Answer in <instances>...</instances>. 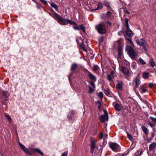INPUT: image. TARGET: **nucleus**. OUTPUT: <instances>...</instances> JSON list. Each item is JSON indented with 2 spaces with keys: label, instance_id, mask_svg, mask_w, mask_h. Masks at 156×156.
Listing matches in <instances>:
<instances>
[{
  "label": "nucleus",
  "instance_id": "obj_1",
  "mask_svg": "<svg viewBox=\"0 0 156 156\" xmlns=\"http://www.w3.org/2000/svg\"><path fill=\"white\" fill-rule=\"evenodd\" d=\"M51 16L60 25H67L69 23L71 25H76L75 22L72 20L63 18L55 12H54L53 14Z\"/></svg>",
  "mask_w": 156,
  "mask_h": 156
},
{
  "label": "nucleus",
  "instance_id": "obj_2",
  "mask_svg": "<svg viewBox=\"0 0 156 156\" xmlns=\"http://www.w3.org/2000/svg\"><path fill=\"white\" fill-rule=\"evenodd\" d=\"M106 23L105 22H102L98 25H96L95 28L98 32L101 34H104L106 33L107 30L105 29Z\"/></svg>",
  "mask_w": 156,
  "mask_h": 156
},
{
  "label": "nucleus",
  "instance_id": "obj_3",
  "mask_svg": "<svg viewBox=\"0 0 156 156\" xmlns=\"http://www.w3.org/2000/svg\"><path fill=\"white\" fill-rule=\"evenodd\" d=\"M126 50L129 55L133 59H134L137 55L136 52L133 48L130 46H127Z\"/></svg>",
  "mask_w": 156,
  "mask_h": 156
},
{
  "label": "nucleus",
  "instance_id": "obj_4",
  "mask_svg": "<svg viewBox=\"0 0 156 156\" xmlns=\"http://www.w3.org/2000/svg\"><path fill=\"white\" fill-rule=\"evenodd\" d=\"M136 42L137 44L142 47V49H143L145 51H147V44L143 38L137 39L136 40Z\"/></svg>",
  "mask_w": 156,
  "mask_h": 156
},
{
  "label": "nucleus",
  "instance_id": "obj_5",
  "mask_svg": "<svg viewBox=\"0 0 156 156\" xmlns=\"http://www.w3.org/2000/svg\"><path fill=\"white\" fill-rule=\"evenodd\" d=\"M109 147L112 151L118 152L120 151V147L117 144L115 143H110L109 144Z\"/></svg>",
  "mask_w": 156,
  "mask_h": 156
},
{
  "label": "nucleus",
  "instance_id": "obj_6",
  "mask_svg": "<svg viewBox=\"0 0 156 156\" xmlns=\"http://www.w3.org/2000/svg\"><path fill=\"white\" fill-rule=\"evenodd\" d=\"M104 115H101L100 117V120L102 123H104L105 120H108V117L107 112L106 110H104Z\"/></svg>",
  "mask_w": 156,
  "mask_h": 156
},
{
  "label": "nucleus",
  "instance_id": "obj_7",
  "mask_svg": "<svg viewBox=\"0 0 156 156\" xmlns=\"http://www.w3.org/2000/svg\"><path fill=\"white\" fill-rule=\"evenodd\" d=\"M120 70L125 75L127 76H130L131 73L129 70L126 68L122 66L119 67Z\"/></svg>",
  "mask_w": 156,
  "mask_h": 156
},
{
  "label": "nucleus",
  "instance_id": "obj_8",
  "mask_svg": "<svg viewBox=\"0 0 156 156\" xmlns=\"http://www.w3.org/2000/svg\"><path fill=\"white\" fill-rule=\"evenodd\" d=\"M90 141L91 143L90 152L91 153H93L95 147V140L93 138H91L90 139Z\"/></svg>",
  "mask_w": 156,
  "mask_h": 156
},
{
  "label": "nucleus",
  "instance_id": "obj_9",
  "mask_svg": "<svg viewBox=\"0 0 156 156\" xmlns=\"http://www.w3.org/2000/svg\"><path fill=\"white\" fill-rule=\"evenodd\" d=\"M118 83L116 86V88L117 89L122 91L123 89V82L121 80H117Z\"/></svg>",
  "mask_w": 156,
  "mask_h": 156
},
{
  "label": "nucleus",
  "instance_id": "obj_10",
  "mask_svg": "<svg viewBox=\"0 0 156 156\" xmlns=\"http://www.w3.org/2000/svg\"><path fill=\"white\" fill-rule=\"evenodd\" d=\"M86 71L87 72V75L90 79L94 82H95L97 80L95 76L88 70H86Z\"/></svg>",
  "mask_w": 156,
  "mask_h": 156
},
{
  "label": "nucleus",
  "instance_id": "obj_11",
  "mask_svg": "<svg viewBox=\"0 0 156 156\" xmlns=\"http://www.w3.org/2000/svg\"><path fill=\"white\" fill-rule=\"evenodd\" d=\"M19 145L21 147V149L26 154H29L31 155V153L30 151L28 150L22 144L20 143H19Z\"/></svg>",
  "mask_w": 156,
  "mask_h": 156
},
{
  "label": "nucleus",
  "instance_id": "obj_12",
  "mask_svg": "<svg viewBox=\"0 0 156 156\" xmlns=\"http://www.w3.org/2000/svg\"><path fill=\"white\" fill-rule=\"evenodd\" d=\"M9 96V94L8 91H4L2 92V97L4 101H7V99L6 98H8Z\"/></svg>",
  "mask_w": 156,
  "mask_h": 156
},
{
  "label": "nucleus",
  "instance_id": "obj_13",
  "mask_svg": "<svg viewBox=\"0 0 156 156\" xmlns=\"http://www.w3.org/2000/svg\"><path fill=\"white\" fill-rule=\"evenodd\" d=\"M113 105L116 111H119L121 109V106L119 104L116 103L115 102H113Z\"/></svg>",
  "mask_w": 156,
  "mask_h": 156
},
{
  "label": "nucleus",
  "instance_id": "obj_14",
  "mask_svg": "<svg viewBox=\"0 0 156 156\" xmlns=\"http://www.w3.org/2000/svg\"><path fill=\"white\" fill-rule=\"evenodd\" d=\"M126 28V35L130 38L132 37L133 36V33L132 31L129 29V27L128 28Z\"/></svg>",
  "mask_w": 156,
  "mask_h": 156
},
{
  "label": "nucleus",
  "instance_id": "obj_15",
  "mask_svg": "<svg viewBox=\"0 0 156 156\" xmlns=\"http://www.w3.org/2000/svg\"><path fill=\"white\" fill-rule=\"evenodd\" d=\"M141 128L143 132L146 135H147L149 134V130L145 126H141Z\"/></svg>",
  "mask_w": 156,
  "mask_h": 156
},
{
  "label": "nucleus",
  "instance_id": "obj_16",
  "mask_svg": "<svg viewBox=\"0 0 156 156\" xmlns=\"http://www.w3.org/2000/svg\"><path fill=\"white\" fill-rule=\"evenodd\" d=\"M78 65L75 63H73L71 66V71L75 70L78 68Z\"/></svg>",
  "mask_w": 156,
  "mask_h": 156
},
{
  "label": "nucleus",
  "instance_id": "obj_17",
  "mask_svg": "<svg viewBox=\"0 0 156 156\" xmlns=\"http://www.w3.org/2000/svg\"><path fill=\"white\" fill-rule=\"evenodd\" d=\"M123 50L121 47H119L118 49V55L119 57L121 58V55H122Z\"/></svg>",
  "mask_w": 156,
  "mask_h": 156
},
{
  "label": "nucleus",
  "instance_id": "obj_18",
  "mask_svg": "<svg viewBox=\"0 0 156 156\" xmlns=\"http://www.w3.org/2000/svg\"><path fill=\"white\" fill-rule=\"evenodd\" d=\"M140 90L141 92H142L143 93H145L147 91V89L146 87L143 86L141 85L140 88Z\"/></svg>",
  "mask_w": 156,
  "mask_h": 156
},
{
  "label": "nucleus",
  "instance_id": "obj_19",
  "mask_svg": "<svg viewBox=\"0 0 156 156\" xmlns=\"http://www.w3.org/2000/svg\"><path fill=\"white\" fill-rule=\"evenodd\" d=\"M99 67L98 66L95 65L94 66L93 70L95 73H97L98 72H99Z\"/></svg>",
  "mask_w": 156,
  "mask_h": 156
},
{
  "label": "nucleus",
  "instance_id": "obj_20",
  "mask_svg": "<svg viewBox=\"0 0 156 156\" xmlns=\"http://www.w3.org/2000/svg\"><path fill=\"white\" fill-rule=\"evenodd\" d=\"M33 151L34 152H37L40 154L42 156H43V153L38 148H35L33 150Z\"/></svg>",
  "mask_w": 156,
  "mask_h": 156
},
{
  "label": "nucleus",
  "instance_id": "obj_21",
  "mask_svg": "<svg viewBox=\"0 0 156 156\" xmlns=\"http://www.w3.org/2000/svg\"><path fill=\"white\" fill-rule=\"evenodd\" d=\"M149 73L147 72H144L143 74V76L144 78L146 79L149 77Z\"/></svg>",
  "mask_w": 156,
  "mask_h": 156
},
{
  "label": "nucleus",
  "instance_id": "obj_22",
  "mask_svg": "<svg viewBox=\"0 0 156 156\" xmlns=\"http://www.w3.org/2000/svg\"><path fill=\"white\" fill-rule=\"evenodd\" d=\"M156 145V143L153 142L150 145L149 149V150L151 151L154 148L155 146Z\"/></svg>",
  "mask_w": 156,
  "mask_h": 156
},
{
  "label": "nucleus",
  "instance_id": "obj_23",
  "mask_svg": "<svg viewBox=\"0 0 156 156\" xmlns=\"http://www.w3.org/2000/svg\"><path fill=\"white\" fill-rule=\"evenodd\" d=\"M149 63L152 67H154L155 65V63L153 58L150 59Z\"/></svg>",
  "mask_w": 156,
  "mask_h": 156
},
{
  "label": "nucleus",
  "instance_id": "obj_24",
  "mask_svg": "<svg viewBox=\"0 0 156 156\" xmlns=\"http://www.w3.org/2000/svg\"><path fill=\"white\" fill-rule=\"evenodd\" d=\"M103 6L99 2L98 4V7L95 9L94 10H96L98 9H100L102 8Z\"/></svg>",
  "mask_w": 156,
  "mask_h": 156
},
{
  "label": "nucleus",
  "instance_id": "obj_25",
  "mask_svg": "<svg viewBox=\"0 0 156 156\" xmlns=\"http://www.w3.org/2000/svg\"><path fill=\"white\" fill-rule=\"evenodd\" d=\"M112 13L111 12L108 11L106 14V16L105 17V19L108 18L110 17L111 16Z\"/></svg>",
  "mask_w": 156,
  "mask_h": 156
},
{
  "label": "nucleus",
  "instance_id": "obj_26",
  "mask_svg": "<svg viewBox=\"0 0 156 156\" xmlns=\"http://www.w3.org/2000/svg\"><path fill=\"white\" fill-rule=\"evenodd\" d=\"M125 21L126 23V28H128L129 27V23H128V22H129V19L128 18H126L125 19Z\"/></svg>",
  "mask_w": 156,
  "mask_h": 156
},
{
  "label": "nucleus",
  "instance_id": "obj_27",
  "mask_svg": "<svg viewBox=\"0 0 156 156\" xmlns=\"http://www.w3.org/2000/svg\"><path fill=\"white\" fill-rule=\"evenodd\" d=\"M140 80L138 79L136 80V87H137L140 84Z\"/></svg>",
  "mask_w": 156,
  "mask_h": 156
},
{
  "label": "nucleus",
  "instance_id": "obj_28",
  "mask_svg": "<svg viewBox=\"0 0 156 156\" xmlns=\"http://www.w3.org/2000/svg\"><path fill=\"white\" fill-rule=\"evenodd\" d=\"M104 36H102L99 37L98 39V42L99 43H102L104 40Z\"/></svg>",
  "mask_w": 156,
  "mask_h": 156
},
{
  "label": "nucleus",
  "instance_id": "obj_29",
  "mask_svg": "<svg viewBox=\"0 0 156 156\" xmlns=\"http://www.w3.org/2000/svg\"><path fill=\"white\" fill-rule=\"evenodd\" d=\"M80 28L81 29L83 32H85V28L83 25L82 24L80 25Z\"/></svg>",
  "mask_w": 156,
  "mask_h": 156
},
{
  "label": "nucleus",
  "instance_id": "obj_30",
  "mask_svg": "<svg viewBox=\"0 0 156 156\" xmlns=\"http://www.w3.org/2000/svg\"><path fill=\"white\" fill-rule=\"evenodd\" d=\"M110 90L108 88L105 89L104 93L106 95H108L110 94Z\"/></svg>",
  "mask_w": 156,
  "mask_h": 156
},
{
  "label": "nucleus",
  "instance_id": "obj_31",
  "mask_svg": "<svg viewBox=\"0 0 156 156\" xmlns=\"http://www.w3.org/2000/svg\"><path fill=\"white\" fill-rule=\"evenodd\" d=\"M139 61L140 63L143 65L145 64L146 63V62L141 58H139Z\"/></svg>",
  "mask_w": 156,
  "mask_h": 156
},
{
  "label": "nucleus",
  "instance_id": "obj_32",
  "mask_svg": "<svg viewBox=\"0 0 156 156\" xmlns=\"http://www.w3.org/2000/svg\"><path fill=\"white\" fill-rule=\"evenodd\" d=\"M126 134L127 135V137L128 138V139L130 140H132L133 139V137L132 135L129 133L128 132H127Z\"/></svg>",
  "mask_w": 156,
  "mask_h": 156
},
{
  "label": "nucleus",
  "instance_id": "obj_33",
  "mask_svg": "<svg viewBox=\"0 0 156 156\" xmlns=\"http://www.w3.org/2000/svg\"><path fill=\"white\" fill-rule=\"evenodd\" d=\"M51 6L55 9H58V6L54 3H51Z\"/></svg>",
  "mask_w": 156,
  "mask_h": 156
},
{
  "label": "nucleus",
  "instance_id": "obj_34",
  "mask_svg": "<svg viewBox=\"0 0 156 156\" xmlns=\"http://www.w3.org/2000/svg\"><path fill=\"white\" fill-rule=\"evenodd\" d=\"M107 78L109 82L112 81V78L109 74H108L107 75Z\"/></svg>",
  "mask_w": 156,
  "mask_h": 156
},
{
  "label": "nucleus",
  "instance_id": "obj_35",
  "mask_svg": "<svg viewBox=\"0 0 156 156\" xmlns=\"http://www.w3.org/2000/svg\"><path fill=\"white\" fill-rule=\"evenodd\" d=\"M5 116L6 118L9 120L10 122H11V118L10 117V116L7 115L5 114Z\"/></svg>",
  "mask_w": 156,
  "mask_h": 156
},
{
  "label": "nucleus",
  "instance_id": "obj_36",
  "mask_svg": "<svg viewBox=\"0 0 156 156\" xmlns=\"http://www.w3.org/2000/svg\"><path fill=\"white\" fill-rule=\"evenodd\" d=\"M104 5L108 8H110V5L109 3L107 2H105Z\"/></svg>",
  "mask_w": 156,
  "mask_h": 156
},
{
  "label": "nucleus",
  "instance_id": "obj_37",
  "mask_svg": "<svg viewBox=\"0 0 156 156\" xmlns=\"http://www.w3.org/2000/svg\"><path fill=\"white\" fill-rule=\"evenodd\" d=\"M80 46L81 47L82 50L83 51L85 52H86L87 51V49L85 48L84 47V44H81Z\"/></svg>",
  "mask_w": 156,
  "mask_h": 156
},
{
  "label": "nucleus",
  "instance_id": "obj_38",
  "mask_svg": "<svg viewBox=\"0 0 156 156\" xmlns=\"http://www.w3.org/2000/svg\"><path fill=\"white\" fill-rule=\"evenodd\" d=\"M94 89L93 88L91 87H89V93H91L92 92H94Z\"/></svg>",
  "mask_w": 156,
  "mask_h": 156
},
{
  "label": "nucleus",
  "instance_id": "obj_39",
  "mask_svg": "<svg viewBox=\"0 0 156 156\" xmlns=\"http://www.w3.org/2000/svg\"><path fill=\"white\" fill-rule=\"evenodd\" d=\"M90 83L91 87H95V85L93 81H90Z\"/></svg>",
  "mask_w": 156,
  "mask_h": 156
},
{
  "label": "nucleus",
  "instance_id": "obj_40",
  "mask_svg": "<svg viewBox=\"0 0 156 156\" xmlns=\"http://www.w3.org/2000/svg\"><path fill=\"white\" fill-rule=\"evenodd\" d=\"M98 95L99 97L100 98H103V93L102 92H99Z\"/></svg>",
  "mask_w": 156,
  "mask_h": 156
},
{
  "label": "nucleus",
  "instance_id": "obj_41",
  "mask_svg": "<svg viewBox=\"0 0 156 156\" xmlns=\"http://www.w3.org/2000/svg\"><path fill=\"white\" fill-rule=\"evenodd\" d=\"M98 103L99 104V105L98 106V108L99 110H100L101 109V104L99 101H98Z\"/></svg>",
  "mask_w": 156,
  "mask_h": 156
},
{
  "label": "nucleus",
  "instance_id": "obj_42",
  "mask_svg": "<svg viewBox=\"0 0 156 156\" xmlns=\"http://www.w3.org/2000/svg\"><path fill=\"white\" fill-rule=\"evenodd\" d=\"M75 26L73 27V28L76 30H80V27L77 26V25H75Z\"/></svg>",
  "mask_w": 156,
  "mask_h": 156
},
{
  "label": "nucleus",
  "instance_id": "obj_43",
  "mask_svg": "<svg viewBox=\"0 0 156 156\" xmlns=\"http://www.w3.org/2000/svg\"><path fill=\"white\" fill-rule=\"evenodd\" d=\"M150 118L153 122H156V118L151 117H150Z\"/></svg>",
  "mask_w": 156,
  "mask_h": 156
},
{
  "label": "nucleus",
  "instance_id": "obj_44",
  "mask_svg": "<svg viewBox=\"0 0 156 156\" xmlns=\"http://www.w3.org/2000/svg\"><path fill=\"white\" fill-rule=\"evenodd\" d=\"M136 66V63L135 62H133L132 65V68L134 69L135 68Z\"/></svg>",
  "mask_w": 156,
  "mask_h": 156
},
{
  "label": "nucleus",
  "instance_id": "obj_45",
  "mask_svg": "<svg viewBox=\"0 0 156 156\" xmlns=\"http://www.w3.org/2000/svg\"><path fill=\"white\" fill-rule=\"evenodd\" d=\"M68 152H65L63 153L61 156H67Z\"/></svg>",
  "mask_w": 156,
  "mask_h": 156
},
{
  "label": "nucleus",
  "instance_id": "obj_46",
  "mask_svg": "<svg viewBox=\"0 0 156 156\" xmlns=\"http://www.w3.org/2000/svg\"><path fill=\"white\" fill-rule=\"evenodd\" d=\"M41 2H42L44 5H47V2L44 0H39Z\"/></svg>",
  "mask_w": 156,
  "mask_h": 156
},
{
  "label": "nucleus",
  "instance_id": "obj_47",
  "mask_svg": "<svg viewBox=\"0 0 156 156\" xmlns=\"http://www.w3.org/2000/svg\"><path fill=\"white\" fill-rule=\"evenodd\" d=\"M154 86V84L153 83H149L148 84V86L149 88H152Z\"/></svg>",
  "mask_w": 156,
  "mask_h": 156
},
{
  "label": "nucleus",
  "instance_id": "obj_48",
  "mask_svg": "<svg viewBox=\"0 0 156 156\" xmlns=\"http://www.w3.org/2000/svg\"><path fill=\"white\" fill-rule=\"evenodd\" d=\"M103 137V133H101L100 134L99 137L100 139H102Z\"/></svg>",
  "mask_w": 156,
  "mask_h": 156
},
{
  "label": "nucleus",
  "instance_id": "obj_49",
  "mask_svg": "<svg viewBox=\"0 0 156 156\" xmlns=\"http://www.w3.org/2000/svg\"><path fill=\"white\" fill-rule=\"evenodd\" d=\"M124 12L127 14H129L130 13V12L128 10H127L126 8L124 10Z\"/></svg>",
  "mask_w": 156,
  "mask_h": 156
},
{
  "label": "nucleus",
  "instance_id": "obj_50",
  "mask_svg": "<svg viewBox=\"0 0 156 156\" xmlns=\"http://www.w3.org/2000/svg\"><path fill=\"white\" fill-rule=\"evenodd\" d=\"M107 23L108 24V25H109V26H112V23L110 22V21H108L107 22Z\"/></svg>",
  "mask_w": 156,
  "mask_h": 156
},
{
  "label": "nucleus",
  "instance_id": "obj_51",
  "mask_svg": "<svg viewBox=\"0 0 156 156\" xmlns=\"http://www.w3.org/2000/svg\"><path fill=\"white\" fill-rule=\"evenodd\" d=\"M127 39L130 42V44H131L132 45H133V41L130 39L127 38Z\"/></svg>",
  "mask_w": 156,
  "mask_h": 156
},
{
  "label": "nucleus",
  "instance_id": "obj_52",
  "mask_svg": "<svg viewBox=\"0 0 156 156\" xmlns=\"http://www.w3.org/2000/svg\"><path fill=\"white\" fill-rule=\"evenodd\" d=\"M115 73V72L114 71H112L110 72V75L111 76H113Z\"/></svg>",
  "mask_w": 156,
  "mask_h": 156
},
{
  "label": "nucleus",
  "instance_id": "obj_53",
  "mask_svg": "<svg viewBox=\"0 0 156 156\" xmlns=\"http://www.w3.org/2000/svg\"><path fill=\"white\" fill-rule=\"evenodd\" d=\"M105 137L106 138H107L108 137V135L107 134H105Z\"/></svg>",
  "mask_w": 156,
  "mask_h": 156
},
{
  "label": "nucleus",
  "instance_id": "obj_54",
  "mask_svg": "<svg viewBox=\"0 0 156 156\" xmlns=\"http://www.w3.org/2000/svg\"><path fill=\"white\" fill-rule=\"evenodd\" d=\"M120 33H122V32L120 31V32H119V33H118V34H119V35H120Z\"/></svg>",
  "mask_w": 156,
  "mask_h": 156
},
{
  "label": "nucleus",
  "instance_id": "obj_55",
  "mask_svg": "<svg viewBox=\"0 0 156 156\" xmlns=\"http://www.w3.org/2000/svg\"><path fill=\"white\" fill-rule=\"evenodd\" d=\"M125 154H122L120 156H125Z\"/></svg>",
  "mask_w": 156,
  "mask_h": 156
},
{
  "label": "nucleus",
  "instance_id": "obj_56",
  "mask_svg": "<svg viewBox=\"0 0 156 156\" xmlns=\"http://www.w3.org/2000/svg\"><path fill=\"white\" fill-rule=\"evenodd\" d=\"M151 140V139H148V140L147 141H148V142H149L150 141V140Z\"/></svg>",
  "mask_w": 156,
  "mask_h": 156
},
{
  "label": "nucleus",
  "instance_id": "obj_57",
  "mask_svg": "<svg viewBox=\"0 0 156 156\" xmlns=\"http://www.w3.org/2000/svg\"><path fill=\"white\" fill-rule=\"evenodd\" d=\"M152 137H153L154 136V133H153V134H152Z\"/></svg>",
  "mask_w": 156,
  "mask_h": 156
},
{
  "label": "nucleus",
  "instance_id": "obj_58",
  "mask_svg": "<svg viewBox=\"0 0 156 156\" xmlns=\"http://www.w3.org/2000/svg\"><path fill=\"white\" fill-rule=\"evenodd\" d=\"M115 156H119L118 155H115Z\"/></svg>",
  "mask_w": 156,
  "mask_h": 156
},
{
  "label": "nucleus",
  "instance_id": "obj_59",
  "mask_svg": "<svg viewBox=\"0 0 156 156\" xmlns=\"http://www.w3.org/2000/svg\"><path fill=\"white\" fill-rule=\"evenodd\" d=\"M37 7L38 8H40V7H39V6H37Z\"/></svg>",
  "mask_w": 156,
  "mask_h": 156
},
{
  "label": "nucleus",
  "instance_id": "obj_60",
  "mask_svg": "<svg viewBox=\"0 0 156 156\" xmlns=\"http://www.w3.org/2000/svg\"><path fill=\"white\" fill-rule=\"evenodd\" d=\"M155 115H156V111L155 113Z\"/></svg>",
  "mask_w": 156,
  "mask_h": 156
},
{
  "label": "nucleus",
  "instance_id": "obj_61",
  "mask_svg": "<svg viewBox=\"0 0 156 156\" xmlns=\"http://www.w3.org/2000/svg\"><path fill=\"white\" fill-rule=\"evenodd\" d=\"M142 154V152H141L140 153V154Z\"/></svg>",
  "mask_w": 156,
  "mask_h": 156
},
{
  "label": "nucleus",
  "instance_id": "obj_62",
  "mask_svg": "<svg viewBox=\"0 0 156 156\" xmlns=\"http://www.w3.org/2000/svg\"><path fill=\"white\" fill-rule=\"evenodd\" d=\"M134 156H137V155H135Z\"/></svg>",
  "mask_w": 156,
  "mask_h": 156
}]
</instances>
